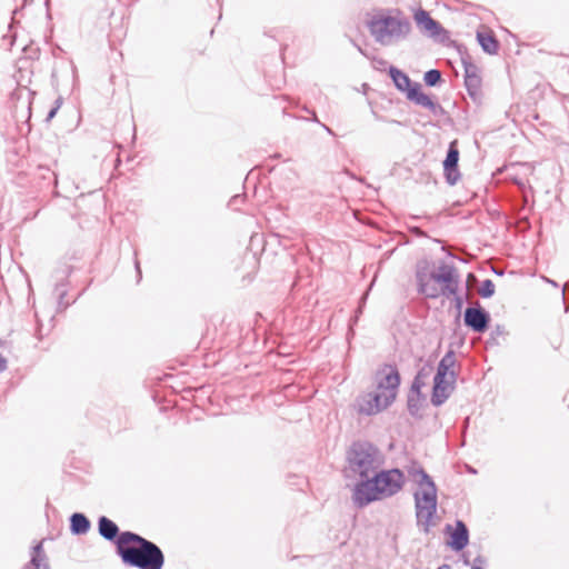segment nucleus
Masks as SVG:
<instances>
[{
	"instance_id": "obj_26",
	"label": "nucleus",
	"mask_w": 569,
	"mask_h": 569,
	"mask_svg": "<svg viewBox=\"0 0 569 569\" xmlns=\"http://www.w3.org/2000/svg\"><path fill=\"white\" fill-rule=\"evenodd\" d=\"M441 80L442 76L438 69H429V87L439 84Z\"/></svg>"
},
{
	"instance_id": "obj_18",
	"label": "nucleus",
	"mask_w": 569,
	"mask_h": 569,
	"mask_svg": "<svg viewBox=\"0 0 569 569\" xmlns=\"http://www.w3.org/2000/svg\"><path fill=\"white\" fill-rule=\"evenodd\" d=\"M427 279V261L420 260L416 266L415 277L410 281L408 290L415 291L418 295L425 293L426 291V282Z\"/></svg>"
},
{
	"instance_id": "obj_20",
	"label": "nucleus",
	"mask_w": 569,
	"mask_h": 569,
	"mask_svg": "<svg viewBox=\"0 0 569 569\" xmlns=\"http://www.w3.org/2000/svg\"><path fill=\"white\" fill-rule=\"evenodd\" d=\"M98 529L99 533L104 539L110 541L114 540L116 538L118 539L120 536L118 526L112 520L104 516L99 518Z\"/></svg>"
},
{
	"instance_id": "obj_30",
	"label": "nucleus",
	"mask_w": 569,
	"mask_h": 569,
	"mask_svg": "<svg viewBox=\"0 0 569 569\" xmlns=\"http://www.w3.org/2000/svg\"><path fill=\"white\" fill-rule=\"evenodd\" d=\"M486 560L482 556H478L473 559V565L471 569H483L482 566L485 565Z\"/></svg>"
},
{
	"instance_id": "obj_35",
	"label": "nucleus",
	"mask_w": 569,
	"mask_h": 569,
	"mask_svg": "<svg viewBox=\"0 0 569 569\" xmlns=\"http://www.w3.org/2000/svg\"><path fill=\"white\" fill-rule=\"evenodd\" d=\"M322 127L326 129V131H327V132H329L330 134H332V131H331V129H330L329 127H327V126H325V124H322Z\"/></svg>"
},
{
	"instance_id": "obj_37",
	"label": "nucleus",
	"mask_w": 569,
	"mask_h": 569,
	"mask_svg": "<svg viewBox=\"0 0 569 569\" xmlns=\"http://www.w3.org/2000/svg\"><path fill=\"white\" fill-rule=\"evenodd\" d=\"M549 282L551 283V286H555V287H558V283L552 281V280H549Z\"/></svg>"
},
{
	"instance_id": "obj_27",
	"label": "nucleus",
	"mask_w": 569,
	"mask_h": 569,
	"mask_svg": "<svg viewBox=\"0 0 569 569\" xmlns=\"http://www.w3.org/2000/svg\"><path fill=\"white\" fill-rule=\"evenodd\" d=\"M416 21L417 23L421 27V28H425L427 29V11L420 9L416 16Z\"/></svg>"
},
{
	"instance_id": "obj_39",
	"label": "nucleus",
	"mask_w": 569,
	"mask_h": 569,
	"mask_svg": "<svg viewBox=\"0 0 569 569\" xmlns=\"http://www.w3.org/2000/svg\"><path fill=\"white\" fill-rule=\"evenodd\" d=\"M367 296H368V292H366V293L363 295V297H362V299H361V300H362V303L365 302V300H366Z\"/></svg>"
},
{
	"instance_id": "obj_24",
	"label": "nucleus",
	"mask_w": 569,
	"mask_h": 569,
	"mask_svg": "<svg viewBox=\"0 0 569 569\" xmlns=\"http://www.w3.org/2000/svg\"><path fill=\"white\" fill-rule=\"evenodd\" d=\"M506 335H507V331H506L505 326L496 325L490 332V338L488 339L487 343L489 346H499L500 345L499 338L505 337Z\"/></svg>"
},
{
	"instance_id": "obj_2",
	"label": "nucleus",
	"mask_w": 569,
	"mask_h": 569,
	"mask_svg": "<svg viewBox=\"0 0 569 569\" xmlns=\"http://www.w3.org/2000/svg\"><path fill=\"white\" fill-rule=\"evenodd\" d=\"M402 485L403 473L399 469H379L355 486L352 500L356 506L362 508L373 501L395 496L401 490Z\"/></svg>"
},
{
	"instance_id": "obj_19",
	"label": "nucleus",
	"mask_w": 569,
	"mask_h": 569,
	"mask_svg": "<svg viewBox=\"0 0 569 569\" xmlns=\"http://www.w3.org/2000/svg\"><path fill=\"white\" fill-rule=\"evenodd\" d=\"M477 40L481 49L488 54H496L499 50V41L491 32H477Z\"/></svg>"
},
{
	"instance_id": "obj_15",
	"label": "nucleus",
	"mask_w": 569,
	"mask_h": 569,
	"mask_svg": "<svg viewBox=\"0 0 569 569\" xmlns=\"http://www.w3.org/2000/svg\"><path fill=\"white\" fill-rule=\"evenodd\" d=\"M456 381L457 379H440V376L438 378H433V386L430 398L431 403L437 407L443 405L453 392L456 388Z\"/></svg>"
},
{
	"instance_id": "obj_21",
	"label": "nucleus",
	"mask_w": 569,
	"mask_h": 569,
	"mask_svg": "<svg viewBox=\"0 0 569 569\" xmlns=\"http://www.w3.org/2000/svg\"><path fill=\"white\" fill-rule=\"evenodd\" d=\"M26 569H50L41 542L33 547L30 563Z\"/></svg>"
},
{
	"instance_id": "obj_12",
	"label": "nucleus",
	"mask_w": 569,
	"mask_h": 569,
	"mask_svg": "<svg viewBox=\"0 0 569 569\" xmlns=\"http://www.w3.org/2000/svg\"><path fill=\"white\" fill-rule=\"evenodd\" d=\"M461 61L465 68V86L467 92L471 100L476 104H481L482 102V91H481V77L479 76V70L476 64L468 61L466 58L461 57Z\"/></svg>"
},
{
	"instance_id": "obj_4",
	"label": "nucleus",
	"mask_w": 569,
	"mask_h": 569,
	"mask_svg": "<svg viewBox=\"0 0 569 569\" xmlns=\"http://www.w3.org/2000/svg\"><path fill=\"white\" fill-rule=\"evenodd\" d=\"M348 470L366 480L383 465V456L373 445L366 441L355 442L347 455Z\"/></svg>"
},
{
	"instance_id": "obj_14",
	"label": "nucleus",
	"mask_w": 569,
	"mask_h": 569,
	"mask_svg": "<svg viewBox=\"0 0 569 569\" xmlns=\"http://www.w3.org/2000/svg\"><path fill=\"white\" fill-rule=\"evenodd\" d=\"M446 532L449 535L447 545L455 551L463 550L469 543V530L462 520H457L455 528L451 525L446 526Z\"/></svg>"
},
{
	"instance_id": "obj_13",
	"label": "nucleus",
	"mask_w": 569,
	"mask_h": 569,
	"mask_svg": "<svg viewBox=\"0 0 569 569\" xmlns=\"http://www.w3.org/2000/svg\"><path fill=\"white\" fill-rule=\"evenodd\" d=\"M459 149L458 141L453 140L449 143V148L443 160V174L449 186H455L461 178L459 167Z\"/></svg>"
},
{
	"instance_id": "obj_5",
	"label": "nucleus",
	"mask_w": 569,
	"mask_h": 569,
	"mask_svg": "<svg viewBox=\"0 0 569 569\" xmlns=\"http://www.w3.org/2000/svg\"><path fill=\"white\" fill-rule=\"evenodd\" d=\"M408 475L411 481L421 486L415 492L417 521L420 529L427 532V488L423 487L427 481V473L422 467L413 463L409 467Z\"/></svg>"
},
{
	"instance_id": "obj_7",
	"label": "nucleus",
	"mask_w": 569,
	"mask_h": 569,
	"mask_svg": "<svg viewBox=\"0 0 569 569\" xmlns=\"http://www.w3.org/2000/svg\"><path fill=\"white\" fill-rule=\"evenodd\" d=\"M395 398L391 395L375 389L373 391L360 395L356 399V409L359 413L366 416L377 415L387 409Z\"/></svg>"
},
{
	"instance_id": "obj_8",
	"label": "nucleus",
	"mask_w": 569,
	"mask_h": 569,
	"mask_svg": "<svg viewBox=\"0 0 569 569\" xmlns=\"http://www.w3.org/2000/svg\"><path fill=\"white\" fill-rule=\"evenodd\" d=\"M429 279L440 284V292L443 297L449 298L458 292L459 274L451 263L439 264L435 271L429 272Z\"/></svg>"
},
{
	"instance_id": "obj_6",
	"label": "nucleus",
	"mask_w": 569,
	"mask_h": 569,
	"mask_svg": "<svg viewBox=\"0 0 569 569\" xmlns=\"http://www.w3.org/2000/svg\"><path fill=\"white\" fill-rule=\"evenodd\" d=\"M389 76L396 88L402 92L409 101L427 107V94L421 91L420 83L411 81L405 72L396 67L389 68Z\"/></svg>"
},
{
	"instance_id": "obj_10",
	"label": "nucleus",
	"mask_w": 569,
	"mask_h": 569,
	"mask_svg": "<svg viewBox=\"0 0 569 569\" xmlns=\"http://www.w3.org/2000/svg\"><path fill=\"white\" fill-rule=\"evenodd\" d=\"M490 313L481 307L479 302L466 308L463 312V323L467 328L477 333H483L490 326Z\"/></svg>"
},
{
	"instance_id": "obj_34",
	"label": "nucleus",
	"mask_w": 569,
	"mask_h": 569,
	"mask_svg": "<svg viewBox=\"0 0 569 569\" xmlns=\"http://www.w3.org/2000/svg\"><path fill=\"white\" fill-rule=\"evenodd\" d=\"M438 569H451V566L448 563H443Z\"/></svg>"
},
{
	"instance_id": "obj_22",
	"label": "nucleus",
	"mask_w": 569,
	"mask_h": 569,
	"mask_svg": "<svg viewBox=\"0 0 569 569\" xmlns=\"http://www.w3.org/2000/svg\"><path fill=\"white\" fill-rule=\"evenodd\" d=\"M70 529L73 535H84L90 529V521L82 513H73L70 518Z\"/></svg>"
},
{
	"instance_id": "obj_11",
	"label": "nucleus",
	"mask_w": 569,
	"mask_h": 569,
	"mask_svg": "<svg viewBox=\"0 0 569 569\" xmlns=\"http://www.w3.org/2000/svg\"><path fill=\"white\" fill-rule=\"evenodd\" d=\"M425 375L421 370L418 372L408 393V410L410 415L416 418H423L426 412V399L421 392V388L425 387Z\"/></svg>"
},
{
	"instance_id": "obj_1",
	"label": "nucleus",
	"mask_w": 569,
	"mask_h": 569,
	"mask_svg": "<svg viewBox=\"0 0 569 569\" xmlns=\"http://www.w3.org/2000/svg\"><path fill=\"white\" fill-rule=\"evenodd\" d=\"M117 552L123 563L139 569H161L164 557L153 542L131 531H123L116 541Z\"/></svg>"
},
{
	"instance_id": "obj_23",
	"label": "nucleus",
	"mask_w": 569,
	"mask_h": 569,
	"mask_svg": "<svg viewBox=\"0 0 569 569\" xmlns=\"http://www.w3.org/2000/svg\"><path fill=\"white\" fill-rule=\"evenodd\" d=\"M437 510V487L433 480L429 477V520Z\"/></svg>"
},
{
	"instance_id": "obj_33",
	"label": "nucleus",
	"mask_w": 569,
	"mask_h": 569,
	"mask_svg": "<svg viewBox=\"0 0 569 569\" xmlns=\"http://www.w3.org/2000/svg\"><path fill=\"white\" fill-rule=\"evenodd\" d=\"M387 62L385 60H375L373 67L376 69L382 70L386 67Z\"/></svg>"
},
{
	"instance_id": "obj_16",
	"label": "nucleus",
	"mask_w": 569,
	"mask_h": 569,
	"mask_svg": "<svg viewBox=\"0 0 569 569\" xmlns=\"http://www.w3.org/2000/svg\"><path fill=\"white\" fill-rule=\"evenodd\" d=\"M429 38L443 47H455L462 53V47L451 39L450 32L429 16Z\"/></svg>"
},
{
	"instance_id": "obj_25",
	"label": "nucleus",
	"mask_w": 569,
	"mask_h": 569,
	"mask_svg": "<svg viewBox=\"0 0 569 569\" xmlns=\"http://www.w3.org/2000/svg\"><path fill=\"white\" fill-rule=\"evenodd\" d=\"M479 295L485 298H491L495 295V283L491 279H486L481 282Z\"/></svg>"
},
{
	"instance_id": "obj_28",
	"label": "nucleus",
	"mask_w": 569,
	"mask_h": 569,
	"mask_svg": "<svg viewBox=\"0 0 569 569\" xmlns=\"http://www.w3.org/2000/svg\"><path fill=\"white\" fill-rule=\"evenodd\" d=\"M451 296L453 297L455 309L457 310L458 317H460L465 303L463 297L459 296L458 292Z\"/></svg>"
},
{
	"instance_id": "obj_36",
	"label": "nucleus",
	"mask_w": 569,
	"mask_h": 569,
	"mask_svg": "<svg viewBox=\"0 0 569 569\" xmlns=\"http://www.w3.org/2000/svg\"><path fill=\"white\" fill-rule=\"evenodd\" d=\"M136 268H137L138 273L140 274V266H139V261L138 260H136Z\"/></svg>"
},
{
	"instance_id": "obj_41",
	"label": "nucleus",
	"mask_w": 569,
	"mask_h": 569,
	"mask_svg": "<svg viewBox=\"0 0 569 569\" xmlns=\"http://www.w3.org/2000/svg\"><path fill=\"white\" fill-rule=\"evenodd\" d=\"M423 80L427 82V72L423 74Z\"/></svg>"
},
{
	"instance_id": "obj_38",
	"label": "nucleus",
	"mask_w": 569,
	"mask_h": 569,
	"mask_svg": "<svg viewBox=\"0 0 569 569\" xmlns=\"http://www.w3.org/2000/svg\"><path fill=\"white\" fill-rule=\"evenodd\" d=\"M415 231H417L419 233V236H423V232L420 231L419 229L416 228Z\"/></svg>"
},
{
	"instance_id": "obj_32",
	"label": "nucleus",
	"mask_w": 569,
	"mask_h": 569,
	"mask_svg": "<svg viewBox=\"0 0 569 569\" xmlns=\"http://www.w3.org/2000/svg\"><path fill=\"white\" fill-rule=\"evenodd\" d=\"M438 110H442L441 107L429 97V113H437Z\"/></svg>"
},
{
	"instance_id": "obj_17",
	"label": "nucleus",
	"mask_w": 569,
	"mask_h": 569,
	"mask_svg": "<svg viewBox=\"0 0 569 569\" xmlns=\"http://www.w3.org/2000/svg\"><path fill=\"white\" fill-rule=\"evenodd\" d=\"M455 365H456L455 352L452 350H449L448 352H446V355L439 361L437 372L433 378H438L440 376V379H445V378L457 379V372L453 369Z\"/></svg>"
},
{
	"instance_id": "obj_31",
	"label": "nucleus",
	"mask_w": 569,
	"mask_h": 569,
	"mask_svg": "<svg viewBox=\"0 0 569 569\" xmlns=\"http://www.w3.org/2000/svg\"><path fill=\"white\" fill-rule=\"evenodd\" d=\"M60 106H61V100H60V99H58V100L56 101V107H54V108H52V109L49 111V113H48V116H47V121H50V120L56 116V113H57L58 109L60 108Z\"/></svg>"
},
{
	"instance_id": "obj_29",
	"label": "nucleus",
	"mask_w": 569,
	"mask_h": 569,
	"mask_svg": "<svg viewBox=\"0 0 569 569\" xmlns=\"http://www.w3.org/2000/svg\"><path fill=\"white\" fill-rule=\"evenodd\" d=\"M562 299L565 305V312L569 311V280L565 283L562 288Z\"/></svg>"
},
{
	"instance_id": "obj_9",
	"label": "nucleus",
	"mask_w": 569,
	"mask_h": 569,
	"mask_svg": "<svg viewBox=\"0 0 569 569\" xmlns=\"http://www.w3.org/2000/svg\"><path fill=\"white\" fill-rule=\"evenodd\" d=\"M375 389L391 395L396 399L400 385V377L396 367L385 365L378 369L373 377Z\"/></svg>"
},
{
	"instance_id": "obj_40",
	"label": "nucleus",
	"mask_w": 569,
	"mask_h": 569,
	"mask_svg": "<svg viewBox=\"0 0 569 569\" xmlns=\"http://www.w3.org/2000/svg\"><path fill=\"white\" fill-rule=\"evenodd\" d=\"M436 297H437L436 295H431V293L428 295V298H436Z\"/></svg>"
},
{
	"instance_id": "obj_3",
	"label": "nucleus",
	"mask_w": 569,
	"mask_h": 569,
	"mask_svg": "<svg viewBox=\"0 0 569 569\" xmlns=\"http://www.w3.org/2000/svg\"><path fill=\"white\" fill-rule=\"evenodd\" d=\"M366 24L373 39L382 46L399 42L410 31L408 19L396 10L376 11L368 17Z\"/></svg>"
}]
</instances>
